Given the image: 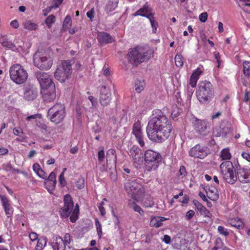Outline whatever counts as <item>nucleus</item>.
<instances>
[{
  "label": "nucleus",
  "mask_w": 250,
  "mask_h": 250,
  "mask_svg": "<svg viewBox=\"0 0 250 250\" xmlns=\"http://www.w3.org/2000/svg\"><path fill=\"white\" fill-rule=\"evenodd\" d=\"M173 129L171 122L160 109L152 111V117L148 122L146 131L148 138L155 143H162L170 135Z\"/></svg>",
  "instance_id": "nucleus-1"
},
{
  "label": "nucleus",
  "mask_w": 250,
  "mask_h": 250,
  "mask_svg": "<svg viewBox=\"0 0 250 250\" xmlns=\"http://www.w3.org/2000/svg\"><path fill=\"white\" fill-rule=\"evenodd\" d=\"M196 96L200 104L209 103L214 97V88L208 81H201L198 83Z\"/></svg>",
  "instance_id": "nucleus-2"
},
{
  "label": "nucleus",
  "mask_w": 250,
  "mask_h": 250,
  "mask_svg": "<svg viewBox=\"0 0 250 250\" xmlns=\"http://www.w3.org/2000/svg\"><path fill=\"white\" fill-rule=\"evenodd\" d=\"M151 51L141 46H137L130 49L127 57L128 62L136 66L148 61L151 58Z\"/></svg>",
  "instance_id": "nucleus-3"
},
{
  "label": "nucleus",
  "mask_w": 250,
  "mask_h": 250,
  "mask_svg": "<svg viewBox=\"0 0 250 250\" xmlns=\"http://www.w3.org/2000/svg\"><path fill=\"white\" fill-rule=\"evenodd\" d=\"M124 188L128 195L134 200L138 201L144 195L145 189L142 185L135 179H125Z\"/></svg>",
  "instance_id": "nucleus-4"
},
{
  "label": "nucleus",
  "mask_w": 250,
  "mask_h": 250,
  "mask_svg": "<svg viewBox=\"0 0 250 250\" xmlns=\"http://www.w3.org/2000/svg\"><path fill=\"white\" fill-rule=\"evenodd\" d=\"M161 154L151 149H148L145 152L144 160L146 169L147 171L156 170L161 162Z\"/></svg>",
  "instance_id": "nucleus-5"
},
{
  "label": "nucleus",
  "mask_w": 250,
  "mask_h": 250,
  "mask_svg": "<svg viewBox=\"0 0 250 250\" xmlns=\"http://www.w3.org/2000/svg\"><path fill=\"white\" fill-rule=\"evenodd\" d=\"M72 73L71 64L69 60L62 61L61 63L57 67L54 77L61 83L64 82L68 79Z\"/></svg>",
  "instance_id": "nucleus-6"
},
{
  "label": "nucleus",
  "mask_w": 250,
  "mask_h": 250,
  "mask_svg": "<svg viewBox=\"0 0 250 250\" xmlns=\"http://www.w3.org/2000/svg\"><path fill=\"white\" fill-rule=\"evenodd\" d=\"M221 173L224 180L230 184H233L236 181V168L231 162L226 161L220 166Z\"/></svg>",
  "instance_id": "nucleus-7"
},
{
  "label": "nucleus",
  "mask_w": 250,
  "mask_h": 250,
  "mask_svg": "<svg viewBox=\"0 0 250 250\" xmlns=\"http://www.w3.org/2000/svg\"><path fill=\"white\" fill-rule=\"evenodd\" d=\"M11 79L17 84H22L27 79L28 74L22 66L20 64H13L9 69Z\"/></svg>",
  "instance_id": "nucleus-8"
},
{
  "label": "nucleus",
  "mask_w": 250,
  "mask_h": 250,
  "mask_svg": "<svg viewBox=\"0 0 250 250\" xmlns=\"http://www.w3.org/2000/svg\"><path fill=\"white\" fill-rule=\"evenodd\" d=\"M65 116V107L63 104H56L49 108L48 116L52 122L58 124L61 123Z\"/></svg>",
  "instance_id": "nucleus-9"
},
{
  "label": "nucleus",
  "mask_w": 250,
  "mask_h": 250,
  "mask_svg": "<svg viewBox=\"0 0 250 250\" xmlns=\"http://www.w3.org/2000/svg\"><path fill=\"white\" fill-rule=\"evenodd\" d=\"M35 65L41 70L49 69L53 64L52 60L46 53L37 52L34 56Z\"/></svg>",
  "instance_id": "nucleus-10"
},
{
  "label": "nucleus",
  "mask_w": 250,
  "mask_h": 250,
  "mask_svg": "<svg viewBox=\"0 0 250 250\" xmlns=\"http://www.w3.org/2000/svg\"><path fill=\"white\" fill-rule=\"evenodd\" d=\"M64 206L61 208L60 212L62 218H66L70 216V220L71 222H75L78 219L79 213V207L78 204H76L75 207L74 204H64Z\"/></svg>",
  "instance_id": "nucleus-11"
},
{
  "label": "nucleus",
  "mask_w": 250,
  "mask_h": 250,
  "mask_svg": "<svg viewBox=\"0 0 250 250\" xmlns=\"http://www.w3.org/2000/svg\"><path fill=\"white\" fill-rule=\"evenodd\" d=\"M235 167L236 180L243 184L250 183V169L242 167L238 163Z\"/></svg>",
  "instance_id": "nucleus-12"
},
{
  "label": "nucleus",
  "mask_w": 250,
  "mask_h": 250,
  "mask_svg": "<svg viewBox=\"0 0 250 250\" xmlns=\"http://www.w3.org/2000/svg\"><path fill=\"white\" fill-rule=\"evenodd\" d=\"M208 154V150L207 146L197 144L191 147L189 151V156L194 158L204 159Z\"/></svg>",
  "instance_id": "nucleus-13"
},
{
  "label": "nucleus",
  "mask_w": 250,
  "mask_h": 250,
  "mask_svg": "<svg viewBox=\"0 0 250 250\" xmlns=\"http://www.w3.org/2000/svg\"><path fill=\"white\" fill-rule=\"evenodd\" d=\"M36 76L41 85V89L50 88L52 86L55 87L52 77L48 74L45 72H39L37 73Z\"/></svg>",
  "instance_id": "nucleus-14"
},
{
  "label": "nucleus",
  "mask_w": 250,
  "mask_h": 250,
  "mask_svg": "<svg viewBox=\"0 0 250 250\" xmlns=\"http://www.w3.org/2000/svg\"><path fill=\"white\" fill-rule=\"evenodd\" d=\"M193 126L196 132L203 135H206L210 128L209 123L207 120L196 118L193 122Z\"/></svg>",
  "instance_id": "nucleus-15"
},
{
  "label": "nucleus",
  "mask_w": 250,
  "mask_h": 250,
  "mask_svg": "<svg viewBox=\"0 0 250 250\" xmlns=\"http://www.w3.org/2000/svg\"><path fill=\"white\" fill-rule=\"evenodd\" d=\"M99 101L103 106H106L109 104L111 100V93L109 88L105 85L100 87Z\"/></svg>",
  "instance_id": "nucleus-16"
},
{
  "label": "nucleus",
  "mask_w": 250,
  "mask_h": 250,
  "mask_svg": "<svg viewBox=\"0 0 250 250\" xmlns=\"http://www.w3.org/2000/svg\"><path fill=\"white\" fill-rule=\"evenodd\" d=\"M130 153L135 166L140 167L143 162L142 150L138 147L133 146L130 150Z\"/></svg>",
  "instance_id": "nucleus-17"
},
{
  "label": "nucleus",
  "mask_w": 250,
  "mask_h": 250,
  "mask_svg": "<svg viewBox=\"0 0 250 250\" xmlns=\"http://www.w3.org/2000/svg\"><path fill=\"white\" fill-rule=\"evenodd\" d=\"M132 133L135 136L140 146L141 147H144L145 143L144 141V135L142 132L141 122L139 121L134 124L132 128Z\"/></svg>",
  "instance_id": "nucleus-18"
},
{
  "label": "nucleus",
  "mask_w": 250,
  "mask_h": 250,
  "mask_svg": "<svg viewBox=\"0 0 250 250\" xmlns=\"http://www.w3.org/2000/svg\"><path fill=\"white\" fill-rule=\"evenodd\" d=\"M97 39L99 43L102 46L111 43L115 41L112 36L109 33L104 31L98 33Z\"/></svg>",
  "instance_id": "nucleus-19"
},
{
  "label": "nucleus",
  "mask_w": 250,
  "mask_h": 250,
  "mask_svg": "<svg viewBox=\"0 0 250 250\" xmlns=\"http://www.w3.org/2000/svg\"><path fill=\"white\" fill-rule=\"evenodd\" d=\"M41 93L42 95L43 101L47 103L53 102L56 98V89L55 87L41 89Z\"/></svg>",
  "instance_id": "nucleus-20"
},
{
  "label": "nucleus",
  "mask_w": 250,
  "mask_h": 250,
  "mask_svg": "<svg viewBox=\"0 0 250 250\" xmlns=\"http://www.w3.org/2000/svg\"><path fill=\"white\" fill-rule=\"evenodd\" d=\"M53 250H65L66 246L63 242V239L61 236L57 235L51 243Z\"/></svg>",
  "instance_id": "nucleus-21"
},
{
  "label": "nucleus",
  "mask_w": 250,
  "mask_h": 250,
  "mask_svg": "<svg viewBox=\"0 0 250 250\" xmlns=\"http://www.w3.org/2000/svg\"><path fill=\"white\" fill-rule=\"evenodd\" d=\"M106 159L107 165L109 164L116 167L117 158L116 151L114 149L110 148L107 151Z\"/></svg>",
  "instance_id": "nucleus-22"
},
{
  "label": "nucleus",
  "mask_w": 250,
  "mask_h": 250,
  "mask_svg": "<svg viewBox=\"0 0 250 250\" xmlns=\"http://www.w3.org/2000/svg\"><path fill=\"white\" fill-rule=\"evenodd\" d=\"M228 225L239 229H243L244 227L243 221L238 217L228 219L227 224H226V225L228 226Z\"/></svg>",
  "instance_id": "nucleus-23"
},
{
  "label": "nucleus",
  "mask_w": 250,
  "mask_h": 250,
  "mask_svg": "<svg viewBox=\"0 0 250 250\" xmlns=\"http://www.w3.org/2000/svg\"><path fill=\"white\" fill-rule=\"evenodd\" d=\"M168 219L161 216H155L151 218L150 222V226L156 228H158L163 226V222L167 220Z\"/></svg>",
  "instance_id": "nucleus-24"
},
{
  "label": "nucleus",
  "mask_w": 250,
  "mask_h": 250,
  "mask_svg": "<svg viewBox=\"0 0 250 250\" xmlns=\"http://www.w3.org/2000/svg\"><path fill=\"white\" fill-rule=\"evenodd\" d=\"M150 11H152V9L149 7L147 3H146L142 8L135 12L133 15L134 16H141L145 17Z\"/></svg>",
  "instance_id": "nucleus-25"
},
{
  "label": "nucleus",
  "mask_w": 250,
  "mask_h": 250,
  "mask_svg": "<svg viewBox=\"0 0 250 250\" xmlns=\"http://www.w3.org/2000/svg\"><path fill=\"white\" fill-rule=\"evenodd\" d=\"M206 192L207 198L210 201H215L219 198L217 191L214 187H211L210 188L206 190Z\"/></svg>",
  "instance_id": "nucleus-26"
},
{
  "label": "nucleus",
  "mask_w": 250,
  "mask_h": 250,
  "mask_svg": "<svg viewBox=\"0 0 250 250\" xmlns=\"http://www.w3.org/2000/svg\"><path fill=\"white\" fill-rule=\"evenodd\" d=\"M38 96V91L37 89L31 88L26 91L24 94V98L28 101H33Z\"/></svg>",
  "instance_id": "nucleus-27"
},
{
  "label": "nucleus",
  "mask_w": 250,
  "mask_h": 250,
  "mask_svg": "<svg viewBox=\"0 0 250 250\" xmlns=\"http://www.w3.org/2000/svg\"><path fill=\"white\" fill-rule=\"evenodd\" d=\"M178 199L181 203H188L189 200L188 196L187 195L183 194V192L181 191L178 194L174 195L171 203L175 201V200Z\"/></svg>",
  "instance_id": "nucleus-28"
},
{
  "label": "nucleus",
  "mask_w": 250,
  "mask_h": 250,
  "mask_svg": "<svg viewBox=\"0 0 250 250\" xmlns=\"http://www.w3.org/2000/svg\"><path fill=\"white\" fill-rule=\"evenodd\" d=\"M194 205L196 206L198 214L200 215L203 216L204 217H208L209 218H210V215H211L210 213L204 206H203V204Z\"/></svg>",
  "instance_id": "nucleus-29"
},
{
  "label": "nucleus",
  "mask_w": 250,
  "mask_h": 250,
  "mask_svg": "<svg viewBox=\"0 0 250 250\" xmlns=\"http://www.w3.org/2000/svg\"><path fill=\"white\" fill-rule=\"evenodd\" d=\"M24 29L28 30H35L38 29V25L31 20H26L22 23Z\"/></svg>",
  "instance_id": "nucleus-30"
},
{
  "label": "nucleus",
  "mask_w": 250,
  "mask_h": 250,
  "mask_svg": "<svg viewBox=\"0 0 250 250\" xmlns=\"http://www.w3.org/2000/svg\"><path fill=\"white\" fill-rule=\"evenodd\" d=\"M231 158V155L228 148H223L220 152V158L222 161H228Z\"/></svg>",
  "instance_id": "nucleus-31"
},
{
  "label": "nucleus",
  "mask_w": 250,
  "mask_h": 250,
  "mask_svg": "<svg viewBox=\"0 0 250 250\" xmlns=\"http://www.w3.org/2000/svg\"><path fill=\"white\" fill-rule=\"evenodd\" d=\"M47 241V239L45 236H42L40 237L37 242V244L35 247V250H42L44 247L46 246Z\"/></svg>",
  "instance_id": "nucleus-32"
},
{
  "label": "nucleus",
  "mask_w": 250,
  "mask_h": 250,
  "mask_svg": "<svg viewBox=\"0 0 250 250\" xmlns=\"http://www.w3.org/2000/svg\"><path fill=\"white\" fill-rule=\"evenodd\" d=\"M118 0H109L106 5V9L110 12L114 11L117 7Z\"/></svg>",
  "instance_id": "nucleus-33"
},
{
  "label": "nucleus",
  "mask_w": 250,
  "mask_h": 250,
  "mask_svg": "<svg viewBox=\"0 0 250 250\" xmlns=\"http://www.w3.org/2000/svg\"><path fill=\"white\" fill-rule=\"evenodd\" d=\"M145 83L144 80H136L135 83V91L137 93H140L145 88Z\"/></svg>",
  "instance_id": "nucleus-34"
},
{
  "label": "nucleus",
  "mask_w": 250,
  "mask_h": 250,
  "mask_svg": "<svg viewBox=\"0 0 250 250\" xmlns=\"http://www.w3.org/2000/svg\"><path fill=\"white\" fill-rule=\"evenodd\" d=\"M44 185L46 188L49 192H52L55 189L56 182L49 181L48 180H45Z\"/></svg>",
  "instance_id": "nucleus-35"
},
{
  "label": "nucleus",
  "mask_w": 250,
  "mask_h": 250,
  "mask_svg": "<svg viewBox=\"0 0 250 250\" xmlns=\"http://www.w3.org/2000/svg\"><path fill=\"white\" fill-rule=\"evenodd\" d=\"M243 72L244 75L248 78H250V62L245 61L243 63Z\"/></svg>",
  "instance_id": "nucleus-36"
},
{
  "label": "nucleus",
  "mask_w": 250,
  "mask_h": 250,
  "mask_svg": "<svg viewBox=\"0 0 250 250\" xmlns=\"http://www.w3.org/2000/svg\"><path fill=\"white\" fill-rule=\"evenodd\" d=\"M56 17L54 15H50L45 19V23L48 28H51L52 24L55 23Z\"/></svg>",
  "instance_id": "nucleus-37"
},
{
  "label": "nucleus",
  "mask_w": 250,
  "mask_h": 250,
  "mask_svg": "<svg viewBox=\"0 0 250 250\" xmlns=\"http://www.w3.org/2000/svg\"><path fill=\"white\" fill-rule=\"evenodd\" d=\"M5 214L7 217H11L13 213V209L11 204H2Z\"/></svg>",
  "instance_id": "nucleus-38"
},
{
  "label": "nucleus",
  "mask_w": 250,
  "mask_h": 250,
  "mask_svg": "<svg viewBox=\"0 0 250 250\" xmlns=\"http://www.w3.org/2000/svg\"><path fill=\"white\" fill-rule=\"evenodd\" d=\"M2 45L4 47H6L12 50H14L15 48V45L11 41H9L7 39H4L1 42Z\"/></svg>",
  "instance_id": "nucleus-39"
},
{
  "label": "nucleus",
  "mask_w": 250,
  "mask_h": 250,
  "mask_svg": "<svg viewBox=\"0 0 250 250\" xmlns=\"http://www.w3.org/2000/svg\"><path fill=\"white\" fill-rule=\"evenodd\" d=\"M187 175V171L184 166H181L178 172L179 179H183Z\"/></svg>",
  "instance_id": "nucleus-40"
},
{
  "label": "nucleus",
  "mask_w": 250,
  "mask_h": 250,
  "mask_svg": "<svg viewBox=\"0 0 250 250\" xmlns=\"http://www.w3.org/2000/svg\"><path fill=\"white\" fill-rule=\"evenodd\" d=\"M66 168H64L63 169V171L60 174L59 177V182L60 185L62 187H64L66 185V181L64 179V171L66 170Z\"/></svg>",
  "instance_id": "nucleus-41"
},
{
  "label": "nucleus",
  "mask_w": 250,
  "mask_h": 250,
  "mask_svg": "<svg viewBox=\"0 0 250 250\" xmlns=\"http://www.w3.org/2000/svg\"><path fill=\"white\" fill-rule=\"evenodd\" d=\"M76 187L80 189H83L84 187V179L83 177H80L76 181Z\"/></svg>",
  "instance_id": "nucleus-42"
},
{
  "label": "nucleus",
  "mask_w": 250,
  "mask_h": 250,
  "mask_svg": "<svg viewBox=\"0 0 250 250\" xmlns=\"http://www.w3.org/2000/svg\"><path fill=\"white\" fill-rule=\"evenodd\" d=\"M218 231L221 235H224L225 236H228L229 234V231L223 226H219L218 227Z\"/></svg>",
  "instance_id": "nucleus-43"
},
{
  "label": "nucleus",
  "mask_w": 250,
  "mask_h": 250,
  "mask_svg": "<svg viewBox=\"0 0 250 250\" xmlns=\"http://www.w3.org/2000/svg\"><path fill=\"white\" fill-rule=\"evenodd\" d=\"M175 64L178 67H181L183 65V61L182 57L181 55L177 54L175 56Z\"/></svg>",
  "instance_id": "nucleus-44"
},
{
  "label": "nucleus",
  "mask_w": 250,
  "mask_h": 250,
  "mask_svg": "<svg viewBox=\"0 0 250 250\" xmlns=\"http://www.w3.org/2000/svg\"><path fill=\"white\" fill-rule=\"evenodd\" d=\"M72 21L70 16L67 15L63 21V26L64 28H69L71 26Z\"/></svg>",
  "instance_id": "nucleus-45"
},
{
  "label": "nucleus",
  "mask_w": 250,
  "mask_h": 250,
  "mask_svg": "<svg viewBox=\"0 0 250 250\" xmlns=\"http://www.w3.org/2000/svg\"><path fill=\"white\" fill-rule=\"evenodd\" d=\"M38 118H41V115L40 114H35L34 115L29 116L26 118L25 121L28 122L33 123V121Z\"/></svg>",
  "instance_id": "nucleus-46"
},
{
  "label": "nucleus",
  "mask_w": 250,
  "mask_h": 250,
  "mask_svg": "<svg viewBox=\"0 0 250 250\" xmlns=\"http://www.w3.org/2000/svg\"><path fill=\"white\" fill-rule=\"evenodd\" d=\"M203 73V69L200 67H197L191 74L193 77H197V79H199L200 76Z\"/></svg>",
  "instance_id": "nucleus-47"
},
{
  "label": "nucleus",
  "mask_w": 250,
  "mask_h": 250,
  "mask_svg": "<svg viewBox=\"0 0 250 250\" xmlns=\"http://www.w3.org/2000/svg\"><path fill=\"white\" fill-rule=\"evenodd\" d=\"M105 158V154L104 149H102L99 151L98 153V159L100 163H102Z\"/></svg>",
  "instance_id": "nucleus-48"
},
{
  "label": "nucleus",
  "mask_w": 250,
  "mask_h": 250,
  "mask_svg": "<svg viewBox=\"0 0 250 250\" xmlns=\"http://www.w3.org/2000/svg\"><path fill=\"white\" fill-rule=\"evenodd\" d=\"M64 0H53L52 1V5L51 6L52 9H57L59 8Z\"/></svg>",
  "instance_id": "nucleus-49"
},
{
  "label": "nucleus",
  "mask_w": 250,
  "mask_h": 250,
  "mask_svg": "<svg viewBox=\"0 0 250 250\" xmlns=\"http://www.w3.org/2000/svg\"><path fill=\"white\" fill-rule=\"evenodd\" d=\"M95 225L96 226L97 234L99 237H101L102 233V226L98 219H96L95 220Z\"/></svg>",
  "instance_id": "nucleus-50"
},
{
  "label": "nucleus",
  "mask_w": 250,
  "mask_h": 250,
  "mask_svg": "<svg viewBox=\"0 0 250 250\" xmlns=\"http://www.w3.org/2000/svg\"><path fill=\"white\" fill-rule=\"evenodd\" d=\"M198 80V79H197V77L195 78V77H193L192 75H191L190 78L189 84L192 88L196 86Z\"/></svg>",
  "instance_id": "nucleus-51"
},
{
  "label": "nucleus",
  "mask_w": 250,
  "mask_h": 250,
  "mask_svg": "<svg viewBox=\"0 0 250 250\" xmlns=\"http://www.w3.org/2000/svg\"><path fill=\"white\" fill-rule=\"evenodd\" d=\"M150 24L152 29V32L156 33L158 26V22L155 20H154L152 21H151Z\"/></svg>",
  "instance_id": "nucleus-52"
},
{
  "label": "nucleus",
  "mask_w": 250,
  "mask_h": 250,
  "mask_svg": "<svg viewBox=\"0 0 250 250\" xmlns=\"http://www.w3.org/2000/svg\"><path fill=\"white\" fill-rule=\"evenodd\" d=\"M95 11L94 8H91V10L86 13L87 17L90 19L91 21H93L94 18Z\"/></svg>",
  "instance_id": "nucleus-53"
},
{
  "label": "nucleus",
  "mask_w": 250,
  "mask_h": 250,
  "mask_svg": "<svg viewBox=\"0 0 250 250\" xmlns=\"http://www.w3.org/2000/svg\"><path fill=\"white\" fill-rule=\"evenodd\" d=\"M71 238L69 233H66L64 235L63 242L66 246L67 244H69L71 243Z\"/></svg>",
  "instance_id": "nucleus-54"
},
{
  "label": "nucleus",
  "mask_w": 250,
  "mask_h": 250,
  "mask_svg": "<svg viewBox=\"0 0 250 250\" xmlns=\"http://www.w3.org/2000/svg\"><path fill=\"white\" fill-rule=\"evenodd\" d=\"M199 20L203 22H205L208 19V14L207 12L201 13L199 16Z\"/></svg>",
  "instance_id": "nucleus-55"
},
{
  "label": "nucleus",
  "mask_w": 250,
  "mask_h": 250,
  "mask_svg": "<svg viewBox=\"0 0 250 250\" xmlns=\"http://www.w3.org/2000/svg\"><path fill=\"white\" fill-rule=\"evenodd\" d=\"M63 201L64 203H73L71 196L68 194L64 196Z\"/></svg>",
  "instance_id": "nucleus-56"
},
{
  "label": "nucleus",
  "mask_w": 250,
  "mask_h": 250,
  "mask_svg": "<svg viewBox=\"0 0 250 250\" xmlns=\"http://www.w3.org/2000/svg\"><path fill=\"white\" fill-rule=\"evenodd\" d=\"M88 100L90 101L92 106L96 107L98 104L97 99L92 96H90L88 97Z\"/></svg>",
  "instance_id": "nucleus-57"
},
{
  "label": "nucleus",
  "mask_w": 250,
  "mask_h": 250,
  "mask_svg": "<svg viewBox=\"0 0 250 250\" xmlns=\"http://www.w3.org/2000/svg\"><path fill=\"white\" fill-rule=\"evenodd\" d=\"M133 208L135 211L138 212L140 215L143 214L144 211L140 207L137 205V204H134V206Z\"/></svg>",
  "instance_id": "nucleus-58"
},
{
  "label": "nucleus",
  "mask_w": 250,
  "mask_h": 250,
  "mask_svg": "<svg viewBox=\"0 0 250 250\" xmlns=\"http://www.w3.org/2000/svg\"><path fill=\"white\" fill-rule=\"evenodd\" d=\"M45 180H48L49 181L56 182L55 173L54 172H51L50 173L49 176L48 177L47 176L46 179Z\"/></svg>",
  "instance_id": "nucleus-59"
},
{
  "label": "nucleus",
  "mask_w": 250,
  "mask_h": 250,
  "mask_svg": "<svg viewBox=\"0 0 250 250\" xmlns=\"http://www.w3.org/2000/svg\"><path fill=\"white\" fill-rule=\"evenodd\" d=\"M37 174L43 179H46L47 177V174L44 170L41 169Z\"/></svg>",
  "instance_id": "nucleus-60"
},
{
  "label": "nucleus",
  "mask_w": 250,
  "mask_h": 250,
  "mask_svg": "<svg viewBox=\"0 0 250 250\" xmlns=\"http://www.w3.org/2000/svg\"><path fill=\"white\" fill-rule=\"evenodd\" d=\"M154 16V14L153 13H152V11H150L147 15H146V16H145L144 17H146L147 19H148L150 22L151 21H154V20H155V18Z\"/></svg>",
  "instance_id": "nucleus-61"
},
{
  "label": "nucleus",
  "mask_w": 250,
  "mask_h": 250,
  "mask_svg": "<svg viewBox=\"0 0 250 250\" xmlns=\"http://www.w3.org/2000/svg\"><path fill=\"white\" fill-rule=\"evenodd\" d=\"M29 237L31 241H34L39 239L38 238V234L36 232H31L29 234Z\"/></svg>",
  "instance_id": "nucleus-62"
},
{
  "label": "nucleus",
  "mask_w": 250,
  "mask_h": 250,
  "mask_svg": "<svg viewBox=\"0 0 250 250\" xmlns=\"http://www.w3.org/2000/svg\"><path fill=\"white\" fill-rule=\"evenodd\" d=\"M217 246H218L219 248H222V246H223L224 243L222 240V239L220 238H218L216 239L215 241V244Z\"/></svg>",
  "instance_id": "nucleus-63"
},
{
  "label": "nucleus",
  "mask_w": 250,
  "mask_h": 250,
  "mask_svg": "<svg viewBox=\"0 0 250 250\" xmlns=\"http://www.w3.org/2000/svg\"><path fill=\"white\" fill-rule=\"evenodd\" d=\"M194 215V212L192 210H188L186 215V217L188 220L191 219Z\"/></svg>",
  "instance_id": "nucleus-64"
}]
</instances>
